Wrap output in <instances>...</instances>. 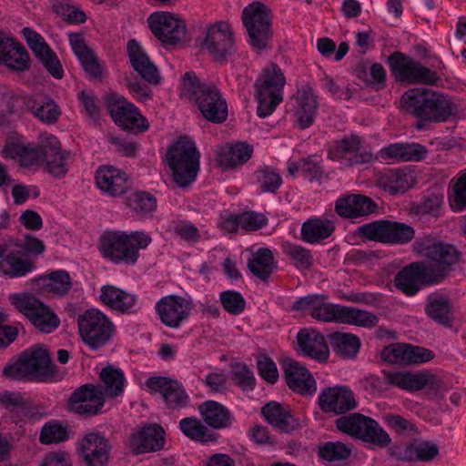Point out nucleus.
<instances>
[{
	"mask_svg": "<svg viewBox=\"0 0 466 466\" xmlns=\"http://www.w3.org/2000/svg\"><path fill=\"white\" fill-rule=\"evenodd\" d=\"M151 242L150 235L144 230H106L99 238L98 250L107 262L134 266L139 258V251Z\"/></svg>",
	"mask_w": 466,
	"mask_h": 466,
	"instance_id": "f257e3e1",
	"label": "nucleus"
},
{
	"mask_svg": "<svg viewBox=\"0 0 466 466\" xmlns=\"http://www.w3.org/2000/svg\"><path fill=\"white\" fill-rule=\"evenodd\" d=\"M401 103L407 112L429 122H445L457 111L448 96L425 88L409 89L402 95Z\"/></svg>",
	"mask_w": 466,
	"mask_h": 466,
	"instance_id": "f03ea898",
	"label": "nucleus"
},
{
	"mask_svg": "<svg viewBox=\"0 0 466 466\" xmlns=\"http://www.w3.org/2000/svg\"><path fill=\"white\" fill-rule=\"evenodd\" d=\"M182 85L185 94L195 100L207 120L222 123L227 119V102L215 86L200 84L193 72L184 75Z\"/></svg>",
	"mask_w": 466,
	"mask_h": 466,
	"instance_id": "7ed1b4c3",
	"label": "nucleus"
},
{
	"mask_svg": "<svg viewBox=\"0 0 466 466\" xmlns=\"http://www.w3.org/2000/svg\"><path fill=\"white\" fill-rule=\"evenodd\" d=\"M200 154L195 143L181 137L168 149L166 162L172 171L174 182L180 187L193 183L199 172Z\"/></svg>",
	"mask_w": 466,
	"mask_h": 466,
	"instance_id": "20e7f679",
	"label": "nucleus"
},
{
	"mask_svg": "<svg viewBox=\"0 0 466 466\" xmlns=\"http://www.w3.org/2000/svg\"><path fill=\"white\" fill-rule=\"evenodd\" d=\"M51 358L47 349L40 344L34 345L23 351L13 362L3 370L5 378L11 380H38L46 375Z\"/></svg>",
	"mask_w": 466,
	"mask_h": 466,
	"instance_id": "39448f33",
	"label": "nucleus"
},
{
	"mask_svg": "<svg viewBox=\"0 0 466 466\" xmlns=\"http://www.w3.org/2000/svg\"><path fill=\"white\" fill-rule=\"evenodd\" d=\"M78 331L83 342L92 350H98L113 338L115 325L97 309H86L77 318Z\"/></svg>",
	"mask_w": 466,
	"mask_h": 466,
	"instance_id": "423d86ee",
	"label": "nucleus"
},
{
	"mask_svg": "<svg viewBox=\"0 0 466 466\" xmlns=\"http://www.w3.org/2000/svg\"><path fill=\"white\" fill-rule=\"evenodd\" d=\"M286 80L281 69L271 66L264 69L257 79L255 86L258 98V116L261 118L270 116L283 100Z\"/></svg>",
	"mask_w": 466,
	"mask_h": 466,
	"instance_id": "0eeeda50",
	"label": "nucleus"
},
{
	"mask_svg": "<svg viewBox=\"0 0 466 466\" xmlns=\"http://www.w3.org/2000/svg\"><path fill=\"white\" fill-rule=\"evenodd\" d=\"M242 21L248 33L250 45L262 50L272 36V13L263 3L253 2L242 11Z\"/></svg>",
	"mask_w": 466,
	"mask_h": 466,
	"instance_id": "6e6552de",
	"label": "nucleus"
},
{
	"mask_svg": "<svg viewBox=\"0 0 466 466\" xmlns=\"http://www.w3.org/2000/svg\"><path fill=\"white\" fill-rule=\"evenodd\" d=\"M388 63L395 79L406 84L434 85L439 77L436 72L423 66L420 61L402 53H393Z\"/></svg>",
	"mask_w": 466,
	"mask_h": 466,
	"instance_id": "1a4fd4ad",
	"label": "nucleus"
},
{
	"mask_svg": "<svg viewBox=\"0 0 466 466\" xmlns=\"http://www.w3.org/2000/svg\"><path fill=\"white\" fill-rule=\"evenodd\" d=\"M12 304L41 332L51 333L60 324L58 316L32 295L13 294Z\"/></svg>",
	"mask_w": 466,
	"mask_h": 466,
	"instance_id": "9d476101",
	"label": "nucleus"
},
{
	"mask_svg": "<svg viewBox=\"0 0 466 466\" xmlns=\"http://www.w3.org/2000/svg\"><path fill=\"white\" fill-rule=\"evenodd\" d=\"M196 309V304L188 296L167 295L155 305V310L162 324L170 329H179L186 324Z\"/></svg>",
	"mask_w": 466,
	"mask_h": 466,
	"instance_id": "9b49d317",
	"label": "nucleus"
},
{
	"mask_svg": "<svg viewBox=\"0 0 466 466\" xmlns=\"http://www.w3.org/2000/svg\"><path fill=\"white\" fill-rule=\"evenodd\" d=\"M336 424L339 431L364 441L380 446H385L390 442L389 434L380 427L376 420L361 414L355 413L348 417H341Z\"/></svg>",
	"mask_w": 466,
	"mask_h": 466,
	"instance_id": "f8f14e48",
	"label": "nucleus"
},
{
	"mask_svg": "<svg viewBox=\"0 0 466 466\" xmlns=\"http://www.w3.org/2000/svg\"><path fill=\"white\" fill-rule=\"evenodd\" d=\"M360 233L370 239L390 244L408 243L415 235L412 227L405 223L388 220L362 225L360 228Z\"/></svg>",
	"mask_w": 466,
	"mask_h": 466,
	"instance_id": "ddd939ff",
	"label": "nucleus"
},
{
	"mask_svg": "<svg viewBox=\"0 0 466 466\" xmlns=\"http://www.w3.org/2000/svg\"><path fill=\"white\" fill-rule=\"evenodd\" d=\"M106 105L112 119L122 128L134 133H142L148 129L147 118L125 97L112 95L107 97Z\"/></svg>",
	"mask_w": 466,
	"mask_h": 466,
	"instance_id": "4468645a",
	"label": "nucleus"
},
{
	"mask_svg": "<svg viewBox=\"0 0 466 466\" xmlns=\"http://www.w3.org/2000/svg\"><path fill=\"white\" fill-rule=\"evenodd\" d=\"M363 139L358 135L345 136L335 141L329 147L328 156L331 160H337L346 166H355L369 163L372 154L362 148Z\"/></svg>",
	"mask_w": 466,
	"mask_h": 466,
	"instance_id": "2eb2a0df",
	"label": "nucleus"
},
{
	"mask_svg": "<svg viewBox=\"0 0 466 466\" xmlns=\"http://www.w3.org/2000/svg\"><path fill=\"white\" fill-rule=\"evenodd\" d=\"M413 248L417 253L435 262L441 271L459 261L460 252L453 245L431 236L417 238Z\"/></svg>",
	"mask_w": 466,
	"mask_h": 466,
	"instance_id": "dca6fc26",
	"label": "nucleus"
},
{
	"mask_svg": "<svg viewBox=\"0 0 466 466\" xmlns=\"http://www.w3.org/2000/svg\"><path fill=\"white\" fill-rule=\"evenodd\" d=\"M296 311L308 313L323 322L340 323L343 306L329 302L325 296L310 294L297 299L292 306Z\"/></svg>",
	"mask_w": 466,
	"mask_h": 466,
	"instance_id": "f3484780",
	"label": "nucleus"
},
{
	"mask_svg": "<svg viewBox=\"0 0 466 466\" xmlns=\"http://www.w3.org/2000/svg\"><path fill=\"white\" fill-rule=\"evenodd\" d=\"M154 35L164 44L176 45L187 33L185 23L177 15L167 12H155L147 19Z\"/></svg>",
	"mask_w": 466,
	"mask_h": 466,
	"instance_id": "a211bd4d",
	"label": "nucleus"
},
{
	"mask_svg": "<svg viewBox=\"0 0 466 466\" xmlns=\"http://www.w3.org/2000/svg\"><path fill=\"white\" fill-rule=\"evenodd\" d=\"M147 390L158 393L170 409H182L187 406L189 396L177 380L168 377H150L146 381Z\"/></svg>",
	"mask_w": 466,
	"mask_h": 466,
	"instance_id": "6ab92c4d",
	"label": "nucleus"
},
{
	"mask_svg": "<svg viewBox=\"0 0 466 466\" xmlns=\"http://www.w3.org/2000/svg\"><path fill=\"white\" fill-rule=\"evenodd\" d=\"M22 34L28 46L46 71L56 79L63 78V66L57 56L47 45L45 38L36 31L29 27L23 28Z\"/></svg>",
	"mask_w": 466,
	"mask_h": 466,
	"instance_id": "aec40b11",
	"label": "nucleus"
},
{
	"mask_svg": "<svg viewBox=\"0 0 466 466\" xmlns=\"http://www.w3.org/2000/svg\"><path fill=\"white\" fill-rule=\"evenodd\" d=\"M205 46L215 59H226L235 50L231 25L225 21L211 25L206 35Z\"/></svg>",
	"mask_w": 466,
	"mask_h": 466,
	"instance_id": "412c9836",
	"label": "nucleus"
},
{
	"mask_svg": "<svg viewBox=\"0 0 466 466\" xmlns=\"http://www.w3.org/2000/svg\"><path fill=\"white\" fill-rule=\"evenodd\" d=\"M105 404V397L99 387L84 385L70 397L68 406L71 411L86 416L97 414Z\"/></svg>",
	"mask_w": 466,
	"mask_h": 466,
	"instance_id": "4be33fe9",
	"label": "nucleus"
},
{
	"mask_svg": "<svg viewBox=\"0 0 466 466\" xmlns=\"http://www.w3.org/2000/svg\"><path fill=\"white\" fill-rule=\"evenodd\" d=\"M434 353L425 348L408 344L396 343L385 347L381 358L394 364H420L434 358Z\"/></svg>",
	"mask_w": 466,
	"mask_h": 466,
	"instance_id": "5701e85b",
	"label": "nucleus"
},
{
	"mask_svg": "<svg viewBox=\"0 0 466 466\" xmlns=\"http://www.w3.org/2000/svg\"><path fill=\"white\" fill-rule=\"evenodd\" d=\"M415 182L413 171L408 168H384L375 175V185L392 196L405 193Z\"/></svg>",
	"mask_w": 466,
	"mask_h": 466,
	"instance_id": "b1692460",
	"label": "nucleus"
},
{
	"mask_svg": "<svg viewBox=\"0 0 466 466\" xmlns=\"http://www.w3.org/2000/svg\"><path fill=\"white\" fill-rule=\"evenodd\" d=\"M319 404L325 412L342 414L357 406L352 390L346 386H335L323 390L319 395Z\"/></svg>",
	"mask_w": 466,
	"mask_h": 466,
	"instance_id": "393cba45",
	"label": "nucleus"
},
{
	"mask_svg": "<svg viewBox=\"0 0 466 466\" xmlns=\"http://www.w3.org/2000/svg\"><path fill=\"white\" fill-rule=\"evenodd\" d=\"M95 179L101 193L112 198L122 196L130 186L127 173L112 166L100 167L96 172Z\"/></svg>",
	"mask_w": 466,
	"mask_h": 466,
	"instance_id": "a878e982",
	"label": "nucleus"
},
{
	"mask_svg": "<svg viewBox=\"0 0 466 466\" xmlns=\"http://www.w3.org/2000/svg\"><path fill=\"white\" fill-rule=\"evenodd\" d=\"M388 384L406 391L420 390L424 388L433 389L438 385L439 379L431 372L413 373L410 371H389L385 373Z\"/></svg>",
	"mask_w": 466,
	"mask_h": 466,
	"instance_id": "bb28decb",
	"label": "nucleus"
},
{
	"mask_svg": "<svg viewBox=\"0 0 466 466\" xmlns=\"http://www.w3.org/2000/svg\"><path fill=\"white\" fill-rule=\"evenodd\" d=\"M286 381L289 389L301 395H313L317 390L316 380L309 370L299 361L289 359L283 363Z\"/></svg>",
	"mask_w": 466,
	"mask_h": 466,
	"instance_id": "cd10ccee",
	"label": "nucleus"
},
{
	"mask_svg": "<svg viewBox=\"0 0 466 466\" xmlns=\"http://www.w3.org/2000/svg\"><path fill=\"white\" fill-rule=\"evenodd\" d=\"M78 448L87 466H106L109 445L106 439L97 432H89L79 441Z\"/></svg>",
	"mask_w": 466,
	"mask_h": 466,
	"instance_id": "c85d7f7f",
	"label": "nucleus"
},
{
	"mask_svg": "<svg viewBox=\"0 0 466 466\" xmlns=\"http://www.w3.org/2000/svg\"><path fill=\"white\" fill-rule=\"evenodd\" d=\"M101 302L113 311L133 313L138 309V298L113 285H104L100 289Z\"/></svg>",
	"mask_w": 466,
	"mask_h": 466,
	"instance_id": "c756f323",
	"label": "nucleus"
},
{
	"mask_svg": "<svg viewBox=\"0 0 466 466\" xmlns=\"http://www.w3.org/2000/svg\"><path fill=\"white\" fill-rule=\"evenodd\" d=\"M427 155L428 150L421 144L392 143L380 148L377 158L381 161L408 162L425 159Z\"/></svg>",
	"mask_w": 466,
	"mask_h": 466,
	"instance_id": "7c9ffc66",
	"label": "nucleus"
},
{
	"mask_svg": "<svg viewBox=\"0 0 466 466\" xmlns=\"http://www.w3.org/2000/svg\"><path fill=\"white\" fill-rule=\"evenodd\" d=\"M127 54L132 67L146 81L157 84L160 75L157 67L150 60L141 45L135 39L127 42Z\"/></svg>",
	"mask_w": 466,
	"mask_h": 466,
	"instance_id": "2f4dec72",
	"label": "nucleus"
},
{
	"mask_svg": "<svg viewBox=\"0 0 466 466\" xmlns=\"http://www.w3.org/2000/svg\"><path fill=\"white\" fill-rule=\"evenodd\" d=\"M299 350L316 361L325 362L329 350L325 337L315 329H301L297 335Z\"/></svg>",
	"mask_w": 466,
	"mask_h": 466,
	"instance_id": "473e14b6",
	"label": "nucleus"
},
{
	"mask_svg": "<svg viewBox=\"0 0 466 466\" xmlns=\"http://www.w3.org/2000/svg\"><path fill=\"white\" fill-rule=\"evenodd\" d=\"M296 102L295 116L297 124L300 128L305 129L312 125L317 115L319 108L317 95L310 86H302L298 90Z\"/></svg>",
	"mask_w": 466,
	"mask_h": 466,
	"instance_id": "72a5a7b5",
	"label": "nucleus"
},
{
	"mask_svg": "<svg viewBox=\"0 0 466 466\" xmlns=\"http://www.w3.org/2000/svg\"><path fill=\"white\" fill-rule=\"evenodd\" d=\"M253 151V147L246 142L221 146L216 151V162L223 169L235 168L248 162Z\"/></svg>",
	"mask_w": 466,
	"mask_h": 466,
	"instance_id": "f704fd0d",
	"label": "nucleus"
},
{
	"mask_svg": "<svg viewBox=\"0 0 466 466\" xmlns=\"http://www.w3.org/2000/svg\"><path fill=\"white\" fill-rule=\"evenodd\" d=\"M425 312L429 318L443 327H451L454 320L450 297L442 292L431 293L425 303Z\"/></svg>",
	"mask_w": 466,
	"mask_h": 466,
	"instance_id": "c9c22d12",
	"label": "nucleus"
},
{
	"mask_svg": "<svg viewBox=\"0 0 466 466\" xmlns=\"http://www.w3.org/2000/svg\"><path fill=\"white\" fill-rule=\"evenodd\" d=\"M164 430L157 424H149L133 433L130 447L137 453L151 452L164 446Z\"/></svg>",
	"mask_w": 466,
	"mask_h": 466,
	"instance_id": "e433bc0d",
	"label": "nucleus"
},
{
	"mask_svg": "<svg viewBox=\"0 0 466 466\" xmlns=\"http://www.w3.org/2000/svg\"><path fill=\"white\" fill-rule=\"evenodd\" d=\"M335 209L342 218H357L374 212L376 205L367 196L352 194L338 199Z\"/></svg>",
	"mask_w": 466,
	"mask_h": 466,
	"instance_id": "4c0bfd02",
	"label": "nucleus"
},
{
	"mask_svg": "<svg viewBox=\"0 0 466 466\" xmlns=\"http://www.w3.org/2000/svg\"><path fill=\"white\" fill-rule=\"evenodd\" d=\"M335 222L327 217H311L304 221L300 228V238L316 245L329 238L335 231Z\"/></svg>",
	"mask_w": 466,
	"mask_h": 466,
	"instance_id": "58836bf2",
	"label": "nucleus"
},
{
	"mask_svg": "<svg viewBox=\"0 0 466 466\" xmlns=\"http://www.w3.org/2000/svg\"><path fill=\"white\" fill-rule=\"evenodd\" d=\"M2 154L5 158L16 160L24 167H36L43 162L37 147H32L20 138L6 142Z\"/></svg>",
	"mask_w": 466,
	"mask_h": 466,
	"instance_id": "ea45409f",
	"label": "nucleus"
},
{
	"mask_svg": "<svg viewBox=\"0 0 466 466\" xmlns=\"http://www.w3.org/2000/svg\"><path fill=\"white\" fill-rule=\"evenodd\" d=\"M425 267L412 263L398 272L394 279L397 289L408 296L415 295L425 284Z\"/></svg>",
	"mask_w": 466,
	"mask_h": 466,
	"instance_id": "a19ab883",
	"label": "nucleus"
},
{
	"mask_svg": "<svg viewBox=\"0 0 466 466\" xmlns=\"http://www.w3.org/2000/svg\"><path fill=\"white\" fill-rule=\"evenodd\" d=\"M69 43L85 72L91 78L100 77L103 74L102 66L94 52L86 46L83 38L78 35H70Z\"/></svg>",
	"mask_w": 466,
	"mask_h": 466,
	"instance_id": "79ce46f5",
	"label": "nucleus"
},
{
	"mask_svg": "<svg viewBox=\"0 0 466 466\" xmlns=\"http://www.w3.org/2000/svg\"><path fill=\"white\" fill-rule=\"evenodd\" d=\"M204 421L215 429H223L232 424L233 419L229 410L215 400H207L199 407Z\"/></svg>",
	"mask_w": 466,
	"mask_h": 466,
	"instance_id": "37998d69",
	"label": "nucleus"
},
{
	"mask_svg": "<svg viewBox=\"0 0 466 466\" xmlns=\"http://www.w3.org/2000/svg\"><path fill=\"white\" fill-rule=\"evenodd\" d=\"M266 420L274 428L290 432L296 428V420L289 411L277 402H269L262 408Z\"/></svg>",
	"mask_w": 466,
	"mask_h": 466,
	"instance_id": "c03bdc74",
	"label": "nucleus"
},
{
	"mask_svg": "<svg viewBox=\"0 0 466 466\" xmlns=\"http://www.w3.org/2000/svg\"><path fill=\"white\" fill-rule=\"evenodd\" d=\"M104 397L116 398L124 393L127 380L121 369L108 366L100 372Z\"/></svg>",
	"mask_w": 466,
	"mask_h": 466,
	"instance_id": "a18cd8bd",
	"label": "nucleus"
},
{
	"mask_svg": "<svg viewBox=\"0 0 466 466\" xmlns=\"http://www.w3.org/2000/svg\"><path fill=\"white\" fill-rule=\"evenodd\" d=\"M248 267L253 275L266 280L276 268L277 261L268 248H260L250 255Z\"/></svg>",
	"mask_w": 466,
	"mask_h": 466,
	"instance_id": "49530a36",
	"label": "nucleus"
},
{
	"mask_svg": "<svg viewBox=\"0 0 466 466\" xmlns=\"http://www.w3.org/2000/svg\"><path fill=\"white\" fill-rule=\"evenodd\" d=\"M33 269V264L18 252L6 254L0 258V271L10 278L24 277Z\"/></svg>",
	"mask_w": 466,
	"mask_h": 466,
	"instance_id": "de8ad7c7",
	"label": "nucleus"
},
{
	"mask_svg": "<svg viewBox=\"0 0 466 466\" xmlns=\"http://www.w3.org/2000/svg\"><path fill=\"white\" fill-rule=\"evenodd\" d=\"M44 292L54 296H64L72 288V282L68 272L66 270L54 271L38 279Z\"/></svg>",
	"mask_w": 466,
	"mask_h": 466,
	"instance_id": "09e8293b",
	"label": "nucleus"
},
{
	"mask_svg": "<svg viewBox=\"0 0 466 466\" xmlns=\"http://www.w3.org/2000/svg\"><path fill=\"white\" fill-rule=\"evenodd\" d=\"M69 438L68 425L58 420H51L42 426L39 441L46 445L57 444L68 441Z\"/></svg>",
	"mask_w": 466,
	"mask_h": 466,
	"instance_id": "8fccbe9b",
	"label": "nucleus"
},
{
	"mask_svg": "<svg viewBox=\"0 0 466 466\" xmlns=\"http://www.w3.org/2000/svg\"><path fill=\"white\" fill-rule=\"evenodd\" d=\"M333 350L342 357H355L360 348L359 337L351 333L335 332L329 336Z\"/></svg>",
	"mask_w": 466,
	"mask_h": 466,
	"instance_id": "3c124183",
	"label": "nucleus"
},
{
	"mask_svg": "<svg viewBox=\"0 0 466 466\" xmlns=\"http://www.w3.org/2000/svg\"><path fill=\"white\" fill-rule=\"evenodd\" d=\"M30 108L40 121L48 125L56 123L62 114L60 106L50 97L34 100Z\"/></svg>",
	"mask_w": 466,
	"mask_h": 466,
	"instance_id": "603ef678",
	"label": "nucleus"
},
{
	"mask_svg": "<svg viewBox=\"0 0 466 466\" xmlns=\"http://www.w3.org/2000/svg\"><path fill=\"white\" fill-rule=\"evenodd\" d=\"M127 205L135 215L146 218L156 210L157 198L148 192L137 191L127 198Z\"/></svg>",
	"mask_w": 466,
	"mask_h": 466,
	"instance_id": "864d4df0",
	"label": "nucleus"
},
{
	"mask_svg": "<svg viewBox=\"0 0 466 466\" xmlns=\"http://www.w3.org/2000/svg\"><path fill=\"white\" fill-rule=\"evenodd\" d=\"M320 159L319 157L312 156L302 158L299 161L288 162V172L291 176H301L312 181L320 175Z\"/></svg>",
	"mask_w": 466,
	"mask_h": 466,
	"instance_id": "5fc2aeb1",
	"label": "nucleus"
},
{
	"mask_svg": "<svg viewBox=\"0 0 466 466\" xmlns=\"http://www.w3.org/2000/svg\"><path fill=\"white\" fill-rule=\"evenodd\" d=\"M181 431L188 438L203 443L216 441L215 434L209 431L197 418H184L179 421Z\"/></svg>",
	"mask_w": 466,
	"mask_h": 466,
	"instance_id": "6e6d98bb",
	"label": "nucleus"
},
{
	"mask_svg": "<svg viewBox=\"0 0 466 466\" xmlns=\"http://www.w3.org/2000/svg\"><path fill=\"white\" fill-rule=\"evenodd\" d=\"M254 177L263 193H276L283 183L279 173L268 166L258 168L254 173Z\"/></svg>",
	"mask_w": 466,
	"mask_h": 466,
	"instance_id": "4d7b16f0",
	"label": "nucleus"
},
{
	"mask_svg": "<svg viewBox=\"0 0 466 466\" xmlns=\"http://www.w3.org/2000/svg\"><path fill=\"white\" fill-rule=\"evenodd\" d=\"M340 323L355 325L363 328L376 326L379 318L369 311L361 310L352 307L343 306Z\"/></svg>",
	"mask_w": 466,
	"mask_h": 466,
	"instance_id": "13d9d810",
	"label": "nucleus"
},
{
	"mask_svg": "<svg viewBox=\"0 0 466 466\" xmlns=\"http://www.w3.org/2000/svg\"><path fill=\"white\" fill-rule=\"evenodd\" d=\"M0 61L11 69L24 71L28 68L30 58L26 49L15 42L9 50L0 58Z\"/></svg>",
	"mask_w": 466,
	"mask_h": 466,
	"instance_id": "bf43d9fd",
	"label": "nucleus"
},
{
	"mask_svg": "<svg viewBox=\"0 0 466 466\" xmlns=\"http://www.w3.org/2000/svg\"><path fill=\"white\" fill-rule=\"evenodd\" d=\"M352 447L341 441H329L319 447V456L329 461L337 462L348 459L351 453Z\"/></svg>",
	"mask_w": 466,
	"mask_h": 466,
	"instance_id": "052dcab7",
	"label": "nucleus"
},
{
	"mask_svg": "<svg viewBox=\"0 0 466 466\" xmlns=\"http://www.w3.org/2000/svg\"><path fill=\"white\" fill-rule=\"evenodd\" d=\"M282 251L293 260L298 268H309L313 264L310 251L302 246L286 241L282 244Z\"/></svg>",
	"mask_w": 466,
	"mask_h": 466,
	"instance_id": "680f3d73",
	"label": "nucleus"
},
{
	"mask_svg": "<svg viewBox=\"0 0 466 466\" xmlns=\"http://www.w3.org/2000/svg\"><path fill=\"white\" fill-rule=\"evenodd\" d=\"M409 457L419 461H431L439 454V447L431 441H417L407 448Z\"/></svg>",
	"mask_w": 466,
	"mask_h": 466,
	"instance_id": "e2e57ef3",
	"label": "nucleus"
},
{
	"mask_svg": "<svg viewBox=\"0 0 466 466\" xmlns=\"http://www.w3.org/2000/svg\"><path fill=\"white\" fill-rule=\"evenodd\" d=\"M68 151L61 150L58 154L45 158L42 163L50 175L56 178H62L68 172Z\"/></svg>",
	"mask_w": 466,
	"mask_h": 466,
	"instance_id": "0e129e2a",
	"label": "nucleus"
},
{
	"mask_svg": "<svg viewBox=\"0 0 466 466\" xmlns=\"http://www.w3.org/2000/svg\"><path fill=\"white\" fill-rule=\"evenodd\" d=\"M449 204L453 212L466 209V170L458 177L453 187V194L449 198Z\"/></svg>",
	"mask_w": 466,
	"mask_h": 466,
	"instance_id": "69168bd1",
	"label": "nucleus"
},
{
	"mask_svg": "<svg viewBox=\"0 0 466 466\" xmlns=\"http://www.w3.org/2000/svg\"><path fill=\"white\" fill-rule=\"evenodd\" d=\"M219 299L224 309L232 315H240L245 309L246 301L238 291H223L220 293Z\"/></svg>",
	"mask_w": 466,
	"mask_h": 466,
	"instance_id": "338daca9",
	"label": "nucleus"
},
{
	"mask_svg": "<svg viewBox=\"0 0 466 466\" xmlns=\"http://www.w3.org/2000/svg\"><path fill=\"white\" fill-rule=\"evenodd\" d=\"M37 149L41 154V157L44 160L48 157H52L55 154H58L62 149L60 140L53 134L41 133L37 138Z\"/></svg>",
	"mask_w": 466,
	"mask_h": 466,
	"instance_id": "774afa93",
	"label": "nucleus"
}]
</instances>
